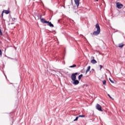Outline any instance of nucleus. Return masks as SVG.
<instances>
[{
  "label": "nucleus",
  "instance_id": "ddd939ff",
  "mask_svg": "<svg viewBox=\"0 0 125 125\" xmlns=\"http://www.w3.org/2000/svg\"><path fill=\"white\" fill-rule=\"evenodd\" d=\"M99 33L100 32H93V35L98 36L99 34Z\"/></svg>",
  "mask_w": 125,
  "mask_h": 125
},
{
  "label": "nucleus",
  "instance_id": "f3484780",
  "mask_svg": "<svg viewBox=\"0 0 125 125\" xmlns=\"http://www.w3.org/2000/svg\"><path fill=\"white\" fill-rule=\"evenodd\" d=\"M77 117H79V118H84V115H80L79 116H77Z\"/></svg>",
  "mask_w": 125,
  "mask_h": 125
},
{
  "label": "nucleus",
  "instance_id": "dca6fc26",
  "mask_svg": "<svg viewBox=\"0 0 125 125\" xmlns=\"http://www.w3.org/2000/svg\"><path fill=\"white\" fill-rule=\"evenodd\" d=\"M103 84L104 85H106V80H104V81H103Z\"/></svg>",
  "mask_w": 125,
  "mask_h": 125
},
{
  "label": "nucleus",
  "instance_id": "a878e982",
  "mask_svg": "<svg viewBox=\"0 0 125 125\" xmlns=\"http://www.w3.org/2000/svg\"><path fill=\"white\" fill-rule=\"evenodd\" d=\"M0 32H1V30H0Z\"/></svg>",
  "mask_w": 125,
  "mask_h": 125
},
{
  "label": "nucleus",
  "instance_id": "9b49d317",
  "mask_svg": "<svg viewBox=\"0 0 125 125\" xmlns=\"http://www.w3.org/2000/svg\"><path fill=\"white\" fill-rule=\"evenodd\" d=\"M91 63L92 64H94L97 63V61L95 60H92L91 61Z\"/></svg>",
  "mask_w": 125,
  "mask_h": 125
},
{
  "label": "nucleus",
  "instance_id": "393cba45",
  "mask_svg": "<svg viewBox=\"0 0 125 125\" xmlns=\"http://www.w3.org/2000/svg\"><path fill=\"white\" fill-rule=\"evenodd\" d=\"M14 20H15V18H14Z\"/></svg>",
  "mask_w": 125,
  "mask_h": 125
},
{
  "label": "nucleus",
  "instance_id": "1a4fd4ad",
  "mask_svg": "<svg viewBox=\"0 0 125 125\" xmlns=\"http://www.w3.org/2000/svg\"><path fill=\"white\" fill-rule=\"evenodd\" d=\"M96 28L97 29V32H100V27H99V25L98 24L96 25Z\"/></svg>",
  "mask_w": 125,
  "mask_h": 125
},
{
  "label": "nucleus",
  "instance_id": "0eeeda50",
  "mask_svg": "<svg viewBox=\"0 0 125 125\" xmlns=\"http://www.w3.org/2000/svg\"><path fill=\"white\" fill-rule=\"evenodd\" d=\"M46 23H47V25L50 27H54V25L52 23H51V22L47 21Z\"/></svg>",
  "mask_w": 125,
  "mask_h": 125
},
{
  "label": "nucleus",
  "instance_id": "aec40b11",
  "mask_svg": "<svg viewBox=\"0 0 125 125\" xmlns=\"http://www.w3.org/2000/svg\"><path fill=\"white\" fill-rule=\"evenodd\" d=\"M1 55H2V52H1V50L0 49V56H1Z\"/></svg>",
  "mask_w": 125,
  "mask_h": 125
},
{
  "label": "nucleus",
  "instance_id": "39448f33",
  "mask_svg": "<svg viewBox=\"0 0 125 125\" xmlns=\"http://www.w3.org/2000/svg\"><path fill=\"white\" fill-rule=\"evenodd\" d=\"M40 20H41V22H42V23H47V21H45V20L43 18H40Z\"/></svg>",
  "mask_w": 125,
  "mask_h": 125
},
{
  "label": "nucleus",
  "instance_id": "f03ea898",
  "mask_svg": "<svg viewBox=\"0 0 125 125\" xmlns=\"http://www.w3.org/2000/svg\"><path fill=\"white\" fill-rule=\"evenodd\" d=\"M77 75L78 73L72 74V75H71V79L72 80V81H74L76 80V75Z\"/></svg>",
  "mask_w": 125,
  "mask_h": 125
},
{
  "label": "nucleus",
  "instance_id": "9d476101",
  "mask_svg": "<svg viewBox=\"0 0 125 125\" xmlns=\"http://www.w3.org/2000/svg\"><path fill=\"white\" fill-rule=\"evenodd\" d=\"M91 69V66H89L87 67V69H86V71L85 72V75L87 74V73L90 71V69Z\"/></svg>",
  "mask_w": 125,
  "mask_h": 125
},
{
  "label": "nucleus",
  "instance_id": "b1692460",
  "mask_svg": "<svg viewBox=\"0 0 125 125\" xmlns=\"http://www.w3.org/2000/svg\"><path fill=\"white\" fill-rule=\"evenodd\" d=\"M97 1H98V0H96Z\"/></svg>",
  "mask_w": 125,
  "mask_h": 125
},
{
  "label": "nucleus",
  "instance_id": "2eb2a0df",
  "mask_svg": "<svg viewBox=\"0 0 125 125\" xmlns=\"http://www.w3.org/2000/svg\"><path fill=\"white\" fill-rule=\"evenodd\" d=\"M76 67V64H73V65L70 66L69 68H74Z\"/></svg>",
  "mask_w": 125,
  "mask_h": 125
},
{
  "label": "nucleus",
  "instance_id": "a211bd4d",
  "mask_svg": "<svg viewBox=\"0 0 125 125\" xmlns=\"http://www.w3.org/2000/svg\"><path fill=\"white\" fill-rule=\"evenodd\" d=\"M78 119H79V117H77L76 118H75V119L73 120V121H74V122L77 121Z\"/></svg>",
  "mask_w": 125,
  "mask_h": 125
},
{
  "label": "nucleus",
  "instance_id": "6ab92c4d",
  "mask_svg": "<svg viewBox=\"0 0 125 125\" xmlns=\"http://www.w3.org/2000/svg\"><path fill=\"white\" fill-rule=\"evenodd\" d=\"M108 80H109V81H110V82H111V83H114V82H113V81L112 80H111V79H110V78H109V79H108Z\"/></svg>",
  "mask_w": 125,
  "mask_h": 125
},
{
  "label": "nucleus",
  "instance_id": "20e7f679",
  "mask_svg": "<svg viewBox=\"0 0 125 125\" xmlns=\"http://www.w3.org/2000/svg\"><path fill=\"white\" fill-rule=\"evenodd\" d=\"M73 84L74 85H78L80 83V82H79V81L77 80H73Z\"/></svg>",
  "mask_w": 125,
  "mask_h": 125
},
{
  "label": "nucleus",
  "instance_id": "4468645a",
  "mask_svg": "<svg viewBox=\"0 0 125 125\" xmlns=\"http://www.w3.org/2000/svg\"><path fill=\"white\" fill-rule=\"evenodd\" d=\"M82 77H83V75L81 74L80 76H79L78 77V79L79 80H81V78H82Z\"/></svg>",
  "mask_w": 125,
  "mask_h": 125
},
{
  "label": "nucleus",
  "instance_id": "f257e3e1",
  "mask_svg": "<svg viewBox=\"0 0 125 125\" xmlns=\"http://www.w3.org/2000/svg\"><path fill=\"white\" fill-rule=\"evenodd\" d=\"M116 7L119 9H122V8L124 7V5L118 2L116 3Z\"/></svg>",
  "mask_w": 125,
  "mask_h": 125
},
{
  "label": "nucleus",
  "instance_id": "6e6552de",
  "mask_svg": "<svg viewBox=\"0 0 125 125\" xmlns=\"http://www.w3.org/2000/svg\"><path fill=\"white\" fill-rule=\"evenodd\" d=\"M74 1L77 6H79L80 3V0H74Z\"/></svg>",
  "mask_w": 125,
  "mask_h": 125
},
{
  "label": "nucleus",
  "instance_id": "412c9836",
  "mask_svg": "<svg viewBox=\"0 0 125 125\" xmlns=\"http://www.w3.org/2000/svg\"><path fill=\"white\" fill-rule=\"evenodd\" d=\"M99 66L100 67V69H102L103 66L102 65H99Z\"/></svg>",
  "mask_w": 125,
  "mask_h": 125
},
{
  "label": "nucleus",
  "instance_id": "5701e85b",
  "mask_svg": "<svg viewBox=\"0 0 125 125\" xmlns=\"http://www.w3.org/2000/svg\"><path fill=\"white\" fill-rule=\"evenodd\" d=\"M0 35L2 36V32H0Z\"/></svg>",
  "mask_w": 125,
  "mask_h": 125
},
{
  "label": "nucleus",
  "instance_id": "7ed1b4c3",
  "mask_svg": "<svg viewBox=\"0 0 125 125\" xmlns=\"http://www.w3.org/2000/svg\"><path fill=\"white\" fill-rule=\"evenodd\" d=\"M96 109H97V110H98L99 111L103 112L102 107L99 104H97L96 105Z\"/></svg>",
  "mask_w": 125,
  "mask_h": 125
},
{
  "label": "nucleus",
  "instance_id": "4be33fe9",
  "mask_svg": "<svg viewBox=\"0 0 125 125\" xmlns=\"http://www.w3.org/2000/svg\"><path fill=\"white\" fill-rule=\"evenodd\" d=\"M108 97H109V98L112 99V98L110 96V95H109V94H108Z\"/></svg>",
  "mask_w": 125,
  "mask_h": 125
},
{
  "label": "nucleus",
  "instance_id": "423d86ee",
  "mask_svg": "<svg viewBox=\"0 0 125 125\" xmlns=\"http://www.w3.org/2000/svg\"><path fill=\"white\" fill-rule=\"evenodd\" d=\"M3 13H5L6 14H9V11H8V10H4V11H3V12L2 13V16H3Z\"/></svg>",
  "mask_w": 125,
  "mask_h": 125
},
{
  "label": "nucleus",
  "instance_id": "f8f14e48",
  "mask_svg": "<svg viewBox=\"0 0 125 125\" xmlns=\"http://www.w3.org/2000/svg\"><path fill=\"white\" fill-rule=\"evenodd\" d=\"M124 44H123V43H121V44H119L118 45V47H119L120 48H122L123 47H124Z\"/></svg>",
  "mask_w": 125,
  "mask_h": 125
}]
</instances>
